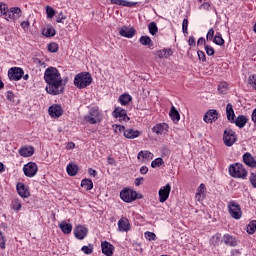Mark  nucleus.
Wrapping results in <instances>:
<instances>
[{
	"instance_id": "1",
	"label": "nucleus",
	"mask_w": 256,
	"mask_h": 256,
	"mask_svg": "<svg viewBox=\"0 0 256 256\" xmlns=\"http://www.w3.org/2000/svg\"><path fill=\"white\" fill-rule=\"evenodd\" d=\"M67 80L61 77V72L53 66L48 67L44 72V81L46 83V92L49 95H61L65 93Z\"/></svg>"
},
{
	"instance_id": "2",
	"label": "nucleus",
	"mask_w": 256,
	"mask_h": 256,
	"mask_svg": "<svg viewBox=\"0 0 256 256\" xmlns=\"http://www.w3.org/2000/svg\"><path fill=\"white\" fill-rule=\"evenodd\" d=\"M93 83V77L89 72H82L75 76L74 85L78 87V89H85V87H89Z\"/></svg>"
},
{
	"instance_id": "3",
	"label": "nucleus",
	"mask_w": 256,
	"mask_h": 256,
	"mask_svg": "<svg viewBox=\"0 0 256 256\" xmlns=\"http://www.w3.org/2000/svg\"><path fill=\"white\" fill-rule=\"evenodd\" d=\"M229 174L235 179H247L248 172L241 163H234L229 166Z\"/></svg>"
},
{
	"instance_id": "4",
	"label": "nucleus",
	"mask_w": 256,
	"mask_h": 256,
	"mask_svg": "<svg viewBox=\"0 0 256 256\" xmlns=\"http://www.w3.org/2000/svg\"><path fill=\"white\" fill-rule=\"evenodd\" d=\"M85 120L90 125H97V123L103 121V113L99 110V107L94 106L90 109L89 115L85 116Z\"/></svg>"
},
{
	"instance_id": "5",
	"label": "nucleus",
	"mask_w": 256,
	"mask_h": 256,
	"mask_svg": "<svg viewBox=\"0 0 256 256\" xmlns=\"http://www.w3.org/2000/svg\"><path fill=\"white\" fill-rule=\"evenodd\" d=\"M227 209L230 217L232 219H235L236 221H239L241 217H243V210H241V205L237 203L235 200H231L227 204Z\"/></svg>"
},
{
	"instance_id": "6",
	"label": "nucleus",
	"mask_w": 256,
	"mask_h": 256,
	"mask_svg": "<svg viewBox=\"0 0 256 256\" xmlns=\"http://www.w3.org/2000/svg\"><path fill=\"white\" fill-rule=\"evenodd\" d=\"M112 115L113 117H115V119H118V121L121 122V124L116 125V127H118V129H125V125H123V123H127V121H129V116H127V110L121 107H116L112 112Z\"/></svg>"
},
{
	"instance_id": "7",
	"label": "nucleus",
	"mask_w": 256,
	"mask_h": 256,
	"mask_svg": "<svg viewBox=\"0 0 256 256\" xmlns=\"http://www.w3.org/2000/svg\"><path fill=\"white\" fill-rule=\"evenodd\" d=\"M25 75V71L21 67H12L8 70V79L10 81H21Z\"/></svg>"
},
{
	"instance_id": "8",
	"label": "nucleus",
	"mask_w": 256,
	"mask_h": 256,
	"mask_svg": "<svg viewBox=\"0 0 256 256\" xmlns=\"http://www.w3.org/2000/svg\"><path fill=\"white\" fill-rule=\"evenodd\" d=\"M223 142L226 147H233L237 142V135H235V132L231 129L225 130L223 134Z\"/></svg>"
},
{
	"instance_id": "9",
	"label": "nucleus",
	"mask_w": 256,
	"mask_h": 256,
	"mask_svg": "<svg viewBox=\"0 0 256 256\" xmlns=\"http://www.w3.org/2000/svg\"><path fill=\"white\" fill-rule=\"evenodd\" d=\"M120 198L125 203H133L137 199V191L126 188L120 192Z\"/></svg>"
},
{
	"instance_id": "10",
	"label": "nucleus",
	"mask_w": 256,
	"mask_h": 256,
	"mask_svg": "<svg viewBox=\"0 0 256 256\" xmlns=\"http://www.w3.org/2000/svg\"><path fill=\"white\" fill-rule=\"evenodd\" d=\"M37 171H39V168L35 162H28L23 166V172L26 177H35Z\"/></svg>"
},
{
	"instance_id": "11",
	"label": "nucleus",
	"mask_w": 256,
	"mask_h": 256,
	"mask_svg": "<svg viewBox=\"0 0 256 256\" xmlns=\"http://www.w3.org/2000/svg\"><path fill=\"white\" fill-rule=\"evenodd\" d=\"M159 195V202L160 203H165L167 199H169V195H171V184H166L160 190L158 191Z\"/></svg>"
},
{
	"instance_id": "12",
	"label": "nucleus",
	"mask_w": 256,
	"mask_h": 256,
	"mask_svg": "<svg viewBox=\"0 0 256 256\" xmlns=\"http://www.w3.org/2000/svg\"><path fill=\"white\" fill-rule=\"evenodd\" d=\"M135 33H137V31L133 27L129 28L127 26H122L119 29V35H121V37H126V39H133V37H135Z\"/></svg>"
},
{
	"instance_id": "13",
	"label": "nucleus",
	"mask_w": 256,
	"mask_h": 256,
	"mask_svg": "<svg viewBox=\"0 0 256 256\" xmlns=\"http://www.w3.org/2000/svg\"><path fill=\"white\" fill-rule=\"evenodd\" d=\"M23 12L21 11V8L19 7H12L8 10V14L6 16V21H9L11 19L12 21H17L21 17V14Z\"/></svg>"
},
{
	"instance_id": "14",
	"label": "nucleus",
	"mask_w": 256,
	"mask_h": 256,
	"mask_svg": "<svg viewBox=\"0 0 256 256\" xmlns=\"http://www.w3.org/2000/svg\"><path fill=\"white\" fill-rule=\"evenodd\" d=\"M119 133H123L126 139H137L141 135V131L133 129H119Z\"/></svg>"
},
{
	"instance_id": "15",
	"label": "nucleus",
	"mask_w": 256,
	"mask_h": 256,
	"mask_svg": "<svg viewBox=\"0 0 256 256\" xmlns=\"http://www.w3.org/2000/svg\"><path fill=\"white\" fill-rule=\"evenodd\" d=\"M50 117H54V119H57L63 115V108H61V105L55 104L49 107L48 109Z\"/></svg>"
},
{
	"instance_id": "16",
	"label": "nucleus",
	"mask_w": 256,
	"mask_h": 256,
	"mask_svg": "<svg viewBox=\"0 0 256 256\" xmlns=\"http://www.w3.org/2000/svg\"><path fill=\"white\" fill-rule=\"evenodd\" d=\"M203 119L205 123H213V121H217V119H219V112L215 109L208 110Z\"/></svg>"
},
{
	"instance_id": "17",
	"label": "nucleus",
	"mask_w": 256,
	"mask_h": 256,
	"mask_svg": "<svg viewBox=\"0 0 256 256\" xmlns=\"http://www.w3.org/2000/svg\"><path fill=\"white\" fill-rule=\"evenodd\" d=\"M101 249H102L103 255L113 256V253L115 251V246H113V244L109 243L108 241H103L101 243Z\"/></svg>"
},
{
	"instance_id": "18",
	"label": "nucleus",
	"mask_w": 256,
	"mask_h": 256,
	"mask_svg": "<svg viewBox=\"0 0 256 256\" xmlns=\"http://www.w3.org/2000/svg\"><path fill=\"white\" fill-rule=\"evenodd\" d=\"M243 163L247 165V167H251V169H256V160L251 153L246 152L243 154Z\"/></svg>"
},
{
	"instance_id": "19",
	"label": "nucleus",
	"mask_w": 256,
	"mask_h": 256,
	"mask_svg": "<svg viewBox=\"0 0 256 256\" xmlns=\"http://www.w3.org/2000/svg\"><path fill=\"white\" fill-rule=\"evenodd\" d=\"M87 233H89V230L85 226H77L74 230L76 239H79L80 241L87 237Z\"/></svg>"
},
{
	"instance_id": "20",
	"label": "nucleus",
	"mask_w": 256,
	"mask_h": 256,
	"mask_svg": "<svg viewBox=\"0 0 256 256\" xmlns=\"http://www.w3.org/2000/svg\"><path fill=\"white\" fill-rule=\"evenodd\" d=\"M129 229H131V224H129V219H127L126 217H122L118 221V231H120V233H125L129 231Z\"/></svg>"
},
{
	"instance_id": "21",
	"label": "nucleus",
	"mask_w": 256,
	"mask_h": 256,
	"mask_svg": "<svg viewBox=\"0 0 256 256\" xmlns=\"http://www.w3.org/2000/svg\"><path fill=\"white\" fill-rule=\"evenodd\" d=\"M17 192L23 199H27V197H30L31 193L29 192V188L25 186L23 183H18L16 186Z\"/></svg>"
},
{
	"instance_id": "22",
	"label": "nucleus",
	"mask_w": 256,
	"mask_h": 256,
	"mask_svg": "<svg viewBox=\"0 0 256 256\" xmlns=\"http://www.w3.org/2000/svg\"><path fill=\"white\" fill-rule=\"evenodd\" d=\"M34 153L35 148H33V146H26L19 149V155H21V157H32Z\"/></svg>"
},
{
	"instance_id": "23",
	"label": "nucleus",
	"mask_w": 256,
	"mask_h": 256,
	"mask_svg": "<svg viewBox=\"0 0 256 256\" xmlns=\"http://www.w3.org/2000/svg\"><path fill=\"white\" fill-rule=\"evenodd\" d=\"M247 121H249V118L245 115H239L236 119L234 118V122L236 127H239V129H243L245 125H247Z\"/></svg>"
},
{
	"instance_id": "24",
	"label": "nucleus",
	"mask_w": 256,
	"mask_h": 256,
	"mask_svg": "<svg viewBox=\"0 0 256 256\" xmlns=\"http://www.w3.org/2000/svg\"><path fill=\"white\" fill-rule=\"evenodd\" d=\"M169 116L173 123H179V121H181V114H179V111L175 106H171Z\"/></svg>"
},
{
	"instance_id": "25",
	"label": "nucleus",
	"mask_w": 256,
	"mask_h": 256,
	"mask_svg": "<svg viewBox=\"0 0 256 256\" xmlns=\"http://www.w3.org/2000/svg\"><path fill=\"white\" fill-rule=\"evenodd\" d=\"M226 116L228 121L235 123V111L233 110V104L228 103L226 106Z\"/></svg>"
},
{
	"instance_id": "26",
	"label": "nucleus",
	"mask_w": 256,
	"mask_h": 256,
	"mask_svg": "<svg viewBox=\"0 0 256 256\" xmlns=\"http://www.w3.org/2000/svg\"><path fill=\"white\" fill-rule=\"evenodd\" d=\"M112 5H120L122 7H135L137 2H129L127 0H110Z\"/></svg>"
},
{
	"instance_id": "27",
	"label": "nucleus",
	"mask_w": 256,
	"mask_h": 256,
	"mask_svg": "<svg viewBox=\"0 0 256 256\" xmlns=\"http://www.w3.org/2000/svg\"><path fill=\"white\" fill-rule=\"evenodd\" d=\"M223 241L225 245H229V247H237V239L229 234L223 236Z\"/></svg>"
},
{
	"instance_id": "28",
	"label": "nucleus",
	"mask_w": 256,
	"mask_h": 256,
	"mask_svg": "<svg viewBox=\"0 0 256 256\" xmlns=\"http://www.w3.org/2000/svg\"><path fill=\"white\" fill-rule=\"evenodd\" d=\"M59 228L61 229L62 233H64V235H69L71 231H73V225L65 221L59 224Z\"/></svg>"
},
{
	"instance_id": "29",
	"label": "nucleus",
	"mask_w": 256,
	"mask_h": 256,
	"mask_svg": "<svg viewBox=\"0 0 256 256\" xmlns=\"http://www.w3.org/2000/svg\"><path fill=\"white\" fill-rule=\"evenodd\" d=\"M118 101L121 105L126 106V105H129L131 101H133V97L128 93H124L119 96Z\"/></svg>"
},
{
	"instance_id": "30",
	"label": "nucleus",
	"mask_w": 256,
	"mask_h": 256,
	"mask_svg": "<svg viewBox=\"0 0 256 256\" xmlns=\"http://www.w3.org/2000/svg\"><path fill=\"white\" fill-rule=\"evenodd\" d=\"M42 35H44V37H55L57 31L51 25H47V27L42 30Z\"/></svg>"
},
{
	"instance_id": "31",
	"label": "nucleus",
	"mask_w": 256,
	"mask_h": 256,
	"mask_svg": "<svg viewBox=\"0 0 256 256\" xmlns=\"http://www.w3.org/2000/svg\"><path fill=\"white\" fill-rule=\"evenodd\" d=\"M137 159H142L143 161H145V159L147 161H151L153 159V153H151L150 151H140L137 155Z\"/></svg>"
},
{
	"instance_id": "32",
	"label": "nucleus",
	"mask_w": 256,
	"mask_h": 256,
	"mask_svg": "<svg viewBox=\"0 0 256 256\" xmlns=\"http://www.w3.org/2000/svg\"><path fill=\"white\" fill-rule=\"evenodd\" d=\"M66 171L70 177H75L79 171V167L76 164H68L66 167Z\"/></svg>"
},
{
	"instance_id": "33",
	"label": "nucleus",
	"mask_w": 256,
	"mask_h": 256,
	"mask_svg": "<svg viewBox=\"0 0 256 256\" xmlns=\"http://www.w3.org/2000/svg\"><path fill=\"white\" fill-rule=\"evenodd\" d=\"M213 43H215V45H219V47H223V45H225V39H223L221 32L216 33L213 38Z\"/></svg>"
},
{
	"instance_id": "34",
	"label": "nucleus",
	"mask_w": 256,
	"mask_h": 256,
	"mask_svg": "<svg viewBox=\"0 0 256 256\" xmlns=\"http://www.w3.org/2000/svg\"><path fill=\"white\" fill-rule=\"evenodd\" d=\"M139 43L147 47H153V40H151V37L149 36H141Z\"/></svg>"
},
{
	"instance_id": "35",
	"label": "nucleus",
	"mask_w": 256,
	"mask_h": 256,
	"mask_svg": "<svg viewBox=\"0 0 256 256\" xmlns=\"http://www.w3.org/2000/svg\"><path fill=\"white\" fill-rule=\"evenodd\" d=\"M81 187L86 191H91L93 189V181L91 179H83L81 181Z\"/></svg>"
},
{
	"instance_id": "36",
	"label": "nucleus",
	"mask_w": 256,
	"mask_h": 256,
	"mask_svg": "<svg viewBox=\"0 0 256 256\" xmlns=\"http://www.w3.org/2000/svg\"><path fill=\"white\" fill-rule=\"evenodd\" d=\"M220 241H221V233H216L214 236L210 238L209 243L212 247H217Z\"/></svg>"
},
{
	"instance_id": "37",
	"label": "nucleus",
	"mask_w": 256,
	"mask_h": 256,
	"mask_svg": "<svg viewBox=\"0 0 256 256\" xmlns=\"http://www.w3.org/2000/svg\"><path fill=\"white\" fill-rule=\"evenodd\" d=\"M148 30H149L150 35H156L157 31H159V28L157 27V23L150 22L148 25Z\"/></svg>"
},
{
	"instance_id": "38",
	"label": "nucleus",
	"mask_w": 256,
	"mask_h": 256,
	"mask_svg": "<svg viewBox=\"0 0 256 256\" xmlns=\"http://www.w3.org/2000/svg\"><path fill=\"white\" fill-rule=\"evenodd\" d=\"M164 164H165V161H163V158L159 157L151 162V168L156 169V167H161V165H164Z\"/></svg>"
},
{
	"instance_id": "39",
	"label": "nucleus",
	"mask_w": 256,
	"mask_h": 256,
	"mask_svg": "<svg viewBox=\"0 0 256 256\" xmlns=\"http://www.w3.org/2000/svg\"><path fill=\"white\" fill-rule=\"evenodd\" d=\"M47 49L50 53H57V51H59V44L51 42L48 44Z\"/></svg>"
},
{
	"instance_id": "40",
	"label": "nucleus",
	"mask_w": 256,
	"mask_h": 256,
	"mask_svg": "<svg viewBox=\"0 0 256 256\" xmlns=\"http://www.w3.org/2000/svg\"><path fill=\"white\" fill-rule=\"evenodd\" d=\"M255 231H256V220H253L247 226V233H249V235H253Z\"/></svg>"
},
{
	"instance_id": "41",
	"label": "nucleus",
	"mask_w": 256,
	"mask_h": 256,
	"mask_svg": "<svg viewBox=\"0 0 256 256\" xmlns=\"http://www.w3.org/2000/svg\"><path fill=\"white\" fill-rule=\"evenodd\" d=\"M94 247L93 244H88L87 246H83L81 248V251L85 254V255H91L93 253Z\"/></svg>"
},
{
	"instance_id": "42",
	"label": "nucleus",
	"mask_w": 256,
	"mask_h": 256,
	"mask_svg": "<svg viewBox=\"0 0 256 256\" xmlns=\"http://www.w3.org/2000/svg\"><path fill=\"white\" fill-rule=\"evenodd\" d=\"M144 237L145 239H147V241H156L157 240V235L153 232H145L144 233Z\"/></svg>"
},
{
	"instance_id": "43",
	"label": "nucleus",
	"mask_w": 256,
	"mask_h": 256,
	"mask_svg": "<svg viewBox=\"0 0 256 256\" xmlns=\"http://www.w3.org/2000/svg\"><path fill=\"white\" fill-rule=\"evenodd\" d=\"M9 9L7 8L6 4H0V17L4 15L5 19H7Z\"/></svg>"
},
{
	"instance_id": "44",
	"label": "nucleus",
	"mask_w": 256,
	"mask_h": 256,
	"mask_svg": "<svg viewBox=\"0 0 256 256\" xmlns=\"http://www.w3.org/2000/svg\"><path fill=\"white\" fill-rule=\"evenodd\" d=\"M188 29H189V19L184 18L182 22V31L184 35H187V33H189Z\"/></svg>"
},
{
	"instance_id": "45",
	"label": "nucleus",
	"mask_w": 256,
	"mask_h": 256,
	"mask_svg": "<svg viewBox=\"0 0 256 256\" xmlns=\"http://www.w3.org/2000/svg\"><path fill=\"white\" fill-rule=\"evenodd\" d=\"M12 209L14 211H21V201L19 199H14L12 201Z\"/></svg>"
},
{
	"instance_id": "46",
	"label": "nucleus",
	"mask_w": 256,
	"mask_h": 256,
	"mask_svg": "<svg viewBox=\"0 0 256 256\" xmlns=\"http://www.w3.org/2000/svg\"><path fill=\"white\" fill-rule=\"evenodd\" d=\"M46 13L48 19H53V17H55V9L51 6H46Z\"/></svg>"
},
{
	"instance_id": "47",
	"label": "nucleus",
	"mask_w": 256,
	"mask_h": 256,
	"mask_svg": "<svg viewBox=\"0 0 256 256\" xmlns=\"http://www.w3.org/2000/svg\"><path fill=\"white\" fill-rule=\"evenodd\" d=\"M204 49H205V51H206V54H207L209 57L215 55V49L213 48V46H211V45H205V46H204Z\"/></svg>"
},
{
	"instance_id": "48",
	"label": "nucleus",
	"mask_w": 256,
	"mask_h": 256,
	"mask_svg": "<svg viewBox=\"0 0 256 256\" xmlns=\"http://www.w3.org/2000/svg\"><path fill=\"white\" fill-rule=\"evenodd\" d=\"M65 19H67V15H65V13H63V11H61L56 18V22L57 23H65Z\"/></svg>"
},
{
	"instance_id": "49",
	"label": "nucleus",
	"mask_w": 256,
	"mask_h": 256,
	"mask_svg": "<svg viewBox=\"0 0 256 256\" xmlns=\"http://www.w3.org/2000/svg\"><path fill=\"white\" fill-rule=\"evenodd\" d=\"M5 243H7V238H5V234L0 231V249H5Z\"/></svg>"
},
{
	"instance_id": "50",
	"label": "nucleus",
	"mask_w": 256,
	"mask_h": 256,
	"mask_svg": "<svg viewBox=\"0 0 256 256\" xmlns=\"http://www.w3.org/2000/svg\"><path fill=\"white\" fill-rule=\"evenodd\" d=\"M218 91L219 93H221L222 95H226L228 88L227 85H225V83H221L218 85Z\"/></svg>"
},
{
	"instance_id": "51",
	"label": "nucleus",
	"mask_w": 256,
	"mask_h": 256,
	"mask_svg": "<svg viewBox=\"0 0 256 256\" xmlns=\"http://www.w3.org/2000/svg\"><path fill=\"white\" fill-rule=\"evenodd\" d=\"M207 191V188L205 187V184H200L199 187L197 188V192L199 195H203L205 197V193Z\"/></svg>"
},
{
	"instance_id": "52",
	"label": "nucleus",
	"mask_w": 256,
	"mask_h": 256,
	"mask_svg": "<svg viewBox=\"0 0 256 256\" xmlns=\"http://www.w3.org/2000/svg\"><path fill=\"white\" fill-rule=\"evenodd\" d=\"M197 55L199 60L202 61V63H205V61H207V56H205V52L198 50Z\"/></svg>"
},
{
	"instance_id": "53",
	"label": "nucleus",
	"mask_w": 256,
	"mask_h": 256,
	"mask_svg": "<svg viewBox=\"0 0 256 256\" xmlns=\"http://www.w3.org/2000/svg\"><path fill=\"white\" fill-rule=\"evenodd\" d=\"M214 36H215V30L213 28H210L206 35L207 41H212Z\"/></svg>"
},
{
	"instance_id": "54",
	"label": "nucleus",
	"mask_w": 256,
	"mask_h": 256,
	"mask_svg": "<svg viewBox=\"0 0 256 256\" xmlns=\"http://www.w3.org/2000/svg\"><path fill=\"white\" fill-rule=\"evenodd\" d=\"M152 129H169V124L167 123L156 124Z\"/></svg>"
},
{
	"instance_id": "55",
	"label": "nucleus",
	"mask_w": 256,
	"mask_h": 256,
	"mask_svg": "<svg viewBox=\"0 0 256 256\" xmlns=\"http://www.w3.org/2000/svg\"><path fill=\"white\" fill-rule=\"evenodd\" d=\"M156 55L159 59H166V52H165V49H162V50H158L156 52Z\"/></svg>"
},
{
	"instance_id": "56",
	"label": "nucleus",
	"mask_w": 256,
	"mask_h": 256,
	"mask_svg": "<svg viewBox=\"0 0 256 256\" xmlns=\"http://www.w3.org/2000/svg\"><path fill=\"white\" fill-rule=\"evenodd\" d=\"M250 183L256 189V173L250 174Z\"/></svg>"
},
{
	"instance_id": "57",
	"label": "nucleus",
	"mask_w": 256,
	"mask_h": 256,
	"mask_svg": "<svg viewBox=\"0 0 256 256\" xmlns=\"http://www.w3.org/2000/svg\"><path fill=\"white\" fill-rule=\"evenodd\" d=\"M202 9L209 11L211 9V2L205 0L204 3L200 6Z\"/></svg>"
},
{
	"instance_id": "58",
	"label": "nucleus",
	"mask_w": 256,
	"mask_h": 256,
	"mask_svg": "<svg viewBox=\"0 0 256 256\" xmlns=\"http://www.w3.org/2000/svg\"><path fill=\"white\" fill-rule=\"evenodd\" d=\"M6 97L8 101H15V94L11 90L7 92Z\"/></svg>"
},
{
	"instance_id": "59",
	"label": "nucleus",
	"mask_w": 256,
	"mask_h": 256,
	"mask_svg": "<svg viewBox=\"0 0 256 256\" xmlns=\"http://www.w3.org/2000/svg\"><path fill=\"white\" fill-rule=\"evenodd\" d=\"M188 45H189L190 47H195L196 42H195V38H194L193 36H190V37H189Z\"/></svg>"
},
{
	"instance_id": "60",
	"label": "nucleus",
	"mask_w": 256,
	"mask_h": 256,
	"mask_svg": "<svg viewBox=\"0 0 256 256\" xmlns=\"http://www.w3.org/2000/svg\"><path fill=\"white\" fill-rule=\"evenodd\" d=\"M140 173L141 175H147V173H149V168L147 166H142L140 168Z\"/></svg>"
},
{
	"instance_id": "61",
	"label": "nucleus",
	"mask_w": 256,
	"mask_h": 256,
	"mask_svg": "<svg viewBox=\"0 0 256 256\" xmlns=\"http://www.w3.org/2000/svg\"><path fill=\"white\" fill-rule=\"evenodd\" d=\"M29 25H30V23H29V21H23V22H21V24H20V27H22V29H29Z\"/></svg>"
},
{
	"instance_id": "62",
	"label": "nucleus",
	"mask_w": 256,
	"mask_h": 256,
	"mask_svg": "<svg viewBox=\"0 0 256 256\" xmlns=\"http://www.w3.org/2000/svg\"><path fill=\"white\" fill-rule=\"evenodd\" d=\"M107 163L108 165H114V166L117 165V161H115V159L112 157L107 158Z\"/></svg>"
},
{
	"instance_id": "63",
	"label": "nucleus",
	"mask_w": 256,
	"mask_h": 256,
	"mask_svg": "<svg viewBox=\"0 0 256 256\" xmlns=\"http://www.w3.org/2000/svg\"><path fill=\"white\" fill-rule=\"evenodd\" d=\"M74 147H75V143H73V142L66 143V149L68 151H71V149H73Z\"/></svg>"
},
{
	"instance_id": "64",
	"label": "nucleus",
	"mask_w": 256,
	"mask_h": 256,
	"mask_svg": "<svg viewBox=\"0 0 256 256\" xmlns=\"http://www.w3.org/2000/svg\"><path fill=\"white\" fill-rule=\"evenodd\" d=\"M251 117H252L253 123H255V125H256V108L253 110Z\"/></svg>"
}]
</instances>
